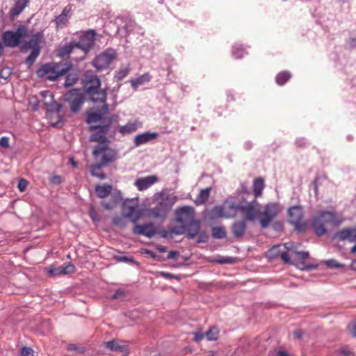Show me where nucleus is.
I'll return each mask as SVG.
<instances>
[{
	"label": "nucleus",
	"instance_id": "obj_10",
	"mask_svg": "<svg viewBox=\"0 0 356 356\" xmlns=\"http://www.w3.org/2000/svg\"><path fill=\"white\" fill-rule=\"evenodd\" d=\"M83 95L81 90L72 89L65 95V100L69 103L73 113L77 112L83 103Z\"/></svg>",
	"mask_w": 356,
	"mask_h": 356
},
{
	"label": "nucleus",
	"instance_id": "obj_16",
	"mask_svg": "<svg viewBox=\"0 0 356 356\" xmlns=\"http://www.w3.org/2000/svg\"><path fill=\"white\" fill-rule=\"evenodd\" d=\"M87 95L90 97V99L93 102L103 103V112L106 113L108 111V105L106 104V92L104 90L99 88L97 90H94L87 92Z\"/></svg>",
	"mask_w": 356,
	"mask_h": 356
},
{
	"label": "nucleus",
	"instance_id": "obj_23",
	"mask_svg": "<svg viewBox=\"0 0 356 356\" xmlns=\"http://www.w3.org/2000/svg\"><path fill=\"white\" fill-rule=\"evenodd\" d=\"M338 237L341 241L348 240L350 242L356 241V226L353 228H346L341 229L337 234Z\"/></svg>",
	"mask_w": 356,
	"mask_h": 356
},
{
	"label": "nucleus",
	"instance_id": "obj_64",
	"mask_svg": "<svg viewBox=\"0 0 356 356\" xmlns=\"http://www.w3.org/2000/svg\"><path fill=\"white\" fill-rule=\"evenodd\" d=\"M334 356H350V353L347 351L341 350L336 353Z\"/></svg>",
	"mask_w": 356,
	"mask_h": 356
},
{
	"label": "nucleus",
	"instance_id": "obj_47",
	"mask_svg": "<svg viewBox=\"0 0 356 356\" xmlns=\"http://www.w3.org/2000/svg\"><path fill=\"white\" fill-rule=\"evenodd\" d=\"M126 296V291L122 289H119L112 295L111 298L115 300H124Z\"/></svg>",
	"mask_w": 356,
	"mask_h": 356
},
{
	"label": "nucleus",
	"instance_id": "obj_15",
	"mask_svg": "<svg viewBox=\"0 0 356 356\" xmlns=\"http://www.w3.org/2000/svg\"><path fill=\"white\" fill-rule=\"evenodd\" d=\"M133 233L151 238L156 234V229L152 222L143 225H138L136 223V225L133 229Z\"/></svg>",
	"mask_w": 356,
	"mask_h": 356
},
{
	"label": "nucleus",
	"instance_id": "obj_56",
	"mask_svg": "<svg viewBox=\"0 0 356 356\" xmlns=\"http://www.w3.org/2000/svg\"><path fill=\"white\" fill-rule=\"evenodd\" d=\"M22 356H33V351L31 348L23 347L21 350Z\"/></svg>",
	"mask_w": 356,
	"mask_h": 356
},
{
	"label": "nucleus",
	"instance_id": "obj_63",
	"mask_svg": "<svg viewBox=\"0 0 356 356\" xmlns=\"http://www.w3.org/2000/svg\"><path fill=\"white\" fill-rule=\"evenodd\" d=\"M298 147H305L307 144V140L305 138H299L296 140Z\"/></svg>",
	"mask_w": 356,
	"mask_h": 356
},
{
	"label": "nucleus",
	"instance_id": "obj_45",
	"mask_svg": "<svg viewBox=\"0 0 356 356\" xmlns=\"http://www.w3.org/2000/svg\"><path fill=\"white\" fill-rule=\"evenodd\" d=\"M208 340L215 341L218 337V330L216 327L210 328L205 334Z\"/></svg>",
	"mask_w": 356,
	"mask_h": 356
},
{
	"label": "nucleus",
	"instance_id": "obj_2",
	"mask_svg": "<svg viewBox=\"0 0 356 356\" xmlns=\"http://www.w3.org/2000/svg\"><path fill=\"white\" fill-rule=\"evenodd\" d=\"M177 199V196L173 194L159 193L156 198L157 205L150 209V216L154 218L164 220L173 205L176 203Z\"/></svg>",
	"mask_w": 356,
	"mask_h": 356
},
{
	"label": "nucleus",
	"instance_id": "obj_60",
	"mask_svg": "<svg viewBox=\"0 0 356 356\" xmlns=\"http://www.w3.org/2000/svg\"><path fill=\"white\" fill-rule=\"evenodd\" d=\"M116 260L118 261H126V262L130 263L131 264H134V261L131 258H129L125 256L118 257H116Z\"/></svg>",
	"mask_w": 356,
	"mask_h": 356
},
{
	"label": "nucleus",
	"instance_id": "obj_50",
	"mask_svg": "<svg viewBox=\"0 0 356 356\" xmlns=\"http://www.w3.org/2000/svg\"><path fill=\"white\" fill-rule=\"evenodd\" d=\"M186 229V225L185 224H181L177 226H174L171 232L177 235L183 234Z\"/></svg>",
	"mask_w": 356,
	"mask_h": 356
},
{
	"label": "nucleus",
	"instance_id": "obj_34",
	"mask_svg": "<svg viewBox=\"0 0 356 356\" xmlns=\"http://www.w3.org/2000/svg\"><path fill=\"white\" fill-rule=\"evenodd\" d=\"M46 272L49 276L55 277L57 275H65L74 273L75 268H47Z\"/></svg>",
	"mask_w": 356,
	"mask_h": 356
},
{
	"label": "nucleus",
	"instance_id": "obj_33",
	"mask_svg": "<svg viewBox=\"0 0 356 356\" xmlns=\"http://www.w3.org/2000/svg\"><path fill=\"white\" fill-rule=\"evenodd\" d=\"M211 188L207 187L204 189H201L198 195L195 200L196 204H205L209 197Z\"/></svg>",
	"mask_w": 356,
	"mask_h": 356
},
{
	"label": "nucleus",
	"instance_id": "obj_17",
	"mask_svg": "<svg viewBox=\"0 0 356 356\" xmlns=\"http://www.w3.org/2000/svg\"><path fill=\"white\" fill-rule=\"evenodd\" d=\"M157 181L158 177L156 175H150L145 177L138 178L135 181L134 184L139 191H144Z\"/></svg>",
	"mask_w": 356,
	"mask_h": 356
},
{
	"label": "nucleus",
	"instance_id": "obj_30",
	"mask_svg": "<svg viewBox=\"0 0 356 356\" xmlns=\"http://www.w3.org/2000/svg\"><path fill=\"white\" fill-rule=\"evenodd\" d=\"M284 248L289 251V258L295 256L300 260H305L309 257V252L305 251H296L293 250V243H285Z\"/></svg>",
	"mask_w": 356,
	"mask_h": 356
},
{
	"label": "nucleus",
	"instance_id": "obj_18",
	"mask_svg": "<svg viewBox=\"0 0 356 356\" xmlns=\"http://www.w3.org/2000/svg\"><path fill=\"white\" fill-rule=\"evenodd\" d=\"M107 129V126H92L91 129H97V131L90 136V141L109 143V140L106 138L105 136Z\"/></svg>",
	"mask_w": 356,
	"mask_h": 356
},
{
	"label": "nucleus",
	"instance_id": "obj_46",
	"mask_svg": "<svg viewBox=\"0 0 356 356\" xmlns=\"http://www.w3.org/2000/svg\"><path fill=\"white\" fill-rule=\"evenodd\" d=\"M124 216H116L113 218V223L115 225H118L120 227H124L127 225V222Z\"/></svg>",
	"mask_w": 356,
	"mask_h": 356
},
{
	"label": "nucleus",
	"instance_id": "obj_22",
	"mask_svg": "<svg viewBox=\"0 0 356 356\" xmlns=\"http://www.w3.org/2000/svg\"><path fill=\"white\" fill-rule=\"evenodd\" d=\"M30 0H15V5L9 12L10 17L13 19L17 17L27 6Z\"/></svg>",
	"mask_w": 356,
	"mask_h": 356
},
{
	"label": "nucleus",
	"instance_id": "obj_3",
	"mask_svg": "<svg viewBox=\"0 0 356 356\" xmlns=\"http://www.w3.org/2000/svg\"><path fill=\"white\" fill-rule=\"evenodd\" d=\"M72 65L62 63H50L42 65L37 71L38 76L46 78L49 81H55L60 76L67 74Z\"/></svg>",
	"mask_w": 356,
	"mask_h": 356
},
{
	"label": "nucleus",
	"instance_id": "obj_5",
	"mask_svg": "<svg viewBox=\"0 0 356 356\" xmlns=\"http://www.w3.org/2000/svg\"><path fill=\"white\" fill-rule=\"evenodd\" d=\"M27 33V29L24 25H19L15 31H6L2 35V40L6 47H15L22 42Z\"/></svg>",
	"mask_w": 356,
	"mask_h": 356
},
{
	"label": "nucleus",
	"instance_id": "obj_49",
	"mask_svg": "<svg viewBox=\"0 0 356 356\" xmlns=\"http://www.w3.org/2000/svg\"><path fill=\"white\" fill-rule=\"evenodd\" d=\"M232 56L236 58H241L243 57V55L244 54L243 49L238 45H235L233 47L232 49Z\"/></svg>",
	"mask_w": 356,
	"mask_h": 356
},
{
	"label": "nucleus",
	"instance_id": "obj_13",
	"mask_svg": "<svg viewBox=\"0 0 356 356\" xmlns=\"http://www.w3.org/2000/svg\"><path fill=\"white\" fill-rule=\"evenodd\" d=\"M268 257L273 258L280 256L281 259L286 264H293L289 258V251L284 248V245H275L267 252Z\"/></svg>",
	"mask_w": 356,
	"mask_h": 356
},
{
	"label": "nucleus",
	"instance_id": "obj_52",
	"mask_svg": "<svg viewBox=\"0 0 356 356\" xmlns=\"http://www.w3.org/2000/svg\"><path fill=\"white\" fill-rule=\"evenodd\" d=\"M198 234H199V235L197 237V243H206L208 241L209 236L206 232L203 231V232H199Z\"/></svg>",
	"mask_w": 356,
	"mask_h": 356
},
{
	"label": "nucleus",
	"instance_id": "obj_4",
	"mask_svg": "<svg viewBox=\"0 0 356 356\" xmlns=\"http://www.w3.org/2000/svg\"><path fill=\"white\" fill-rule=\"evenodd\" d=\"M92 154L97 163L104 166L114 162L118 158V151L110 147L109 143L106 142L100 143L96 145Z\"/></svg>",
	"mask_w": 356,
	"mask_h": 356
},
{
	"label": "nucleus",
	"instance_id": "obj_1",
	"mask_svg": "<svg viewBox=\"0 0 356 356\" xmlns=\"http://www.w3.org/2000/svg\"><path fill=\"white\" fill-rule=\"evenodd\" d=\"M341 222L342 220L338 216L337 212L323 211L312 218L311 227L317 236H321L327 233L325 224L338 226Z\"/></svg>",
	"mask_w": 356,
	"mask_h": 356
},
{
	"label": "nucleus",
	"instance_id": "obj_14",
	"mask_svg": "<svg viewBox=\"0 0 356 356\" xmlns=\"http://www.w3.org/2000/svg\"><path fill=\"white\" fill-rule=\"evenodd\" d=\"M101 81L99 76L92 71H86L84 74V88L86 93L100 88Z\"/></svg>",
	"mask_w": 356,
	"mask_h": 356
},
{
	"label": "nucleus",
	"instance_id": "obj_24",
	"mask_svg": "<svg viewBox=\"0 0 356 356\" xmlns=\"http://www.w3.org/2000/svg\"><path fill=\"white\" fill-rule=\"evenodd\" d=\"M70 9L67 7L63 8L61 14L55 19V24L57 29L63 28L67 26L70 19Z\"/></svg>",
	"mask_w": 356,
	"mask_h": 356
},
{
	"label": "nucleus",
	"instance_id": "obj_48",
	"mask_svg": "<svg viewBox=\"0 0 356 356\" xmlns=\"http://www.w3.org/2000/svg\"><path fill=\"white\" fill-rule=\"evenodd\" d=\"M294 226L295 229L299 232H305L307 229V224L305 222H302V220H298V222H293L291 224Z\"/></svg>",
	"mask_w": 356,
	"mask_h": 356
},
{
	"label": "nucleus",
	"instance_id": "obj_21",
	"mask_svg": "<svg viewBox=\"0 0 356 356\" xmlns=\"http://www.w3.org/2000/svg\"><path fill=\"white\" fill-rule=\"evenodd\" d=\"M157 136L158 134L156 132H144L135 136L134 144L136 147H138L155 139Z\"/></svg>",
	"mask_w": 356,
	"mask_h": 356
},
{
	"label": "nucleus",
	"instance_id": "obj_8",
	"mask_svg": "<svg viewBox=\"0 0 356 356\" xmlns=\"http://www.w3.org/2000/svg\"><path fill=\"white\" fill-rule=\"evenodd\" d=\"M279 205L277 203H268L265 205L264 211L259 212V223L262 228H266L279 213Z\"/></svg>",
	"mask_w": 356,
	"mask_h": 356
},
{
	"label": "nucleus",
	"instance_id": "obj_61",
	"mask_svg": "<svg viewBox=\"0 0 356 356\" xmlns=\"http://www.w3.org/2000/svg\"><path fill=\"white\" fill-rule=\"evenodd\" d=\"M348 330L353 337H356V322L348 325Z\"/></svg>",
	"mask_w": 356,
	"mask_h": 356
},
{
	"label": "nucleus",
	"instance_id": "obj_27",
	"mask_svg": "<svg viewBox=\"0 0 356 356\" xmlns=\"http://www.w3.org/2000/svg\"><path fill=\"white\" fill-rule=\"evenodd\" d=\"M113 187L108 184H97L95 188V191L99 198H105L113 194Z\"/></svg>",
	"mask_w": 356,
	"mask_h": 356
},
{
	"label": "nucleus",
	"instance_id": "obj_28",
	"mask_svg": "<svg viewBox=\"0 0 356 356\" xmlns=\"http://www.w3.org/2000/svg\"><path fill=\"white\" fill-rule=\"evenodd\" d=\"M187 237L193 239L200 232V223L199 220H194L186 225Z\"/></svg>",
	"mask_w": 356,
	"mask_h": 356
},
{
	"label": "nucleus",
	"instance_id": "obj_42",
	"mask_svg": "<svg viewBox=\"0 0 356 356\" xmlns=\"http://www.w3.org/2000/svg\"><path fill=\"white\" fill-rule=\"evenodd\" d=\"M105 114L103 111L102 113H91L88 115L86 122L88 124L96 123L101 121L102 115Z\"/></svg>",
	"mask_w": 356,
	"mask_h": 356
},
{
	"label": "nucleus",
	"instance_id": "obj_12",
	"mask_svg": "<svg viewBox=\"0 0 356 356\" xmlns=\"http://www.w3.org/2000/svg\"><path fill=\"white\" fill-rule=\"evenodd\" d=\"M176 220L181 224L187 223L194 220L195 210L190 206H184L176 209Z\"/></svg>",
	"mask_w": 356,
	"mask_h": 356
},
{
	"label": "nucleus",
	"instance_id": "obj_58",
	"mask_svg": "<svg viewBox=\"0 0 356 356\" xmlns=\"http://www.w3.org/2000/svg\"><path fill=\"white\" fill-rule=\"evenodd\" d=\"M49 180L51 184L55 185H59L61 183V177L58 175L51 176Z\"/></svg>",
	"mask_w": 356,
	"mask_h": 356
},
{
	"label": "nucleus",
	"instance_id": "obj_32",
	"mask_svg": "<svg viewBox=\"0 0 356 356\" xmlns=\"http://www.w3.org/2000/svg\"><path fill=\"white\" fill-rule=\"evenodd\" d=\"M44 35L41 32H38L33 35H32L30 40L26 44L25 46H28L32 49H38L40 50V44L43 39Z\"/></svg>",
	"mask_w": 356,
	"mask_h": 356
},
{
	"label": "nucleus",
	"instance_id": "obj_51",
	"mask_svg": "<svg viewBox=\"0 0 356 356\" xmlns=\"http://www.w3.org/2000/svg\"><path fill=\"white\" fill-rule=\"evenodd\" d=\"M89 215L93 222H99L100 220L94 207L91 206L89 209Z\"/></svg>",
	"mask_w": 356,
	"mask_h": 356
},
{
	"label": "nucleus",
	"instance_id": "obj_43",
	"mask_svg": "<svg viewBox=\"0 0 356 356\" xmlns=\"http://www.w3.org/2000/svg\"><path fill=\"white\" fill-rule=\"evenodd\" d=\"M129 72L130 67L129 66L121 67L115 72V78L118 81L122 80L128 75Z\"/></svg>",
	"mask_w": 356,
	"mask_h": 356
},
{
	"label": "nucleus",
	"instance_id": "obj_53",
	"mask_svg": "<svg viewBox=\"0 0 356 356\" xmlns=\"http://www.w3.org/2000/svg\"><path fill=\"white\" fill-rule=\"evenodd\" d=\"M213 211L218 217H228L225 215L224 208L222 206L215 207Z\"/></svg>",
	"mask_w": 356,
	"mask_h": 356
},
{
	"label": "nucleus",
	"instance_id": "obj_37",
	"mask_svg": "<svg viewBox=\"0 0 356 356\" xmlns=\"http://www.w3.org/2000/svg\"><path fill=\"white\" fill-rule=\"evenodd\" d=\"M264 187V179L261 178H257L254 179L253 184V191L255 197L260 196L262 193V190Z\"/></svg>",
	"mask_w": 356,
	"mask_h": 356
},
{
	"label": "nucleus",
	"instance_id": "obj_11",
	"mask_svg": "<svg viewBox=\"0 0 356 356\" xmlns=\"http://www.w3.org/2000/svg\"><path fill=\"white\" fill-rule=\"evenodd\" d=\"M96 35L95 30L90 29L86 31L81 36L79 41L76 42L79 49H82L85 53L88 51L95 44Z\"/></svg>",
	"mask_w": 356,
	"mask_h": 356
},
{
	"label": "nucleus",
	"instance_id": "obj_20",
	"mask_svg": "<svg viewBox=\"0 0 356 356\" xmlns=\"http://www.w3.org/2000/svg\"><path fill=\"white\" fill-rule=\"evenodd\" d=\"M289 222L292 224L298 222V220H302L303 218V209L301 206L296 205L291 207L288 209Z\"/></svg>",
	"mask_w": 356,
	"mask_h": 356
},
{
	"label": "nucleus",
	"instance_id": "obj_59",
	"mask_svg": "<svg viewBox=\"0 0 356 356\" xmlns=\"http://www.w3.org/2000/svg\"><path fill=\"white\" fill-rule=\"evenodd\" d=\"M0 146L2 147H9V138L7 136H3L0 138Z\"/></svg>",
	"mask_w": 356,
	"mask_h": 356
},
{
	"label": "nucleus",
	"instance_id": "obj_35",
	"mask_svg": "<svg viewBox=\"0 0 356 356\" xmlns=\"http://www.w3.org/2000/svg\"><path fill=\"white\" fill-rule=\"evenodd\" d=\"M103 167H104V165H102L99 163L90 165V171L92 176L97 177L102 180L105 179L106 176L105 173L102 170V168Z\"/></svg>",
	"mask_w": 356,
	"mask_h": 356
},
{
	"label": "nucleus",
	"instance_id": "obj_38",
	"mask_svg": "<svg viewBox=\"0 0 356 356\" xmlns=\"http://www.w3.org/2000/svg\"><path fill=\"white\" fill-rule=\"evenodd\" d=\"M291 77V74L288 71L280 72L276 76V83L280 86L284 85Z\"/></svg>",
	"mask_w": 356,
	"mask_h": 356
},
{
	"label": "nucleus",
	"instance_id": "obj_40",
	"mask_svg": "<svg viewBox=\"0 0 356 356\" xmlns=\"http://www.w3.org/2000/svg\"><path fill=\"white\" fill-rule=\"evenodd\" d=\"M211 233L213 238L222 239L226 236V232L223 227H213Z\"/></svg>",
	"mask_w": 356,
	"mask_h": 356
},
{
	"label": "nucleus",
	"instance_id": "obj_25",
	"mask_svg": "<svg viewBox=\"0 0 356 356\" xmlns=\"http://www.w3.org/2000/svg\"><path fill=\"white\" fill-rule=\"evenodd\" d=\"M106 348L116 352L127 353L128 351V346L122 341L118 340H112L107 341L105 344Z\"/></svg>",
	"mask_w": 356,
	"mask_h": 356
},
{
	"label": "nucleus",
	"instance_id": "obj_19",
	"mask_svg": "<svg viewBox=\"0 0 356 356\" xmlns=\"http://www.w3.org/2000/svg\"><path fill=\"white\" fill-rule=\"evenodd\" d=\"M76 49H79L76 41L72 40L69 43L65 44L58 48L57 56L62 58H67Z\"/></svg>",
	"mask_w": 356,
	"mask_h": 356
},
{
	"label": "nucleus",
	"instance_id": "obj_57",
	"mask_svg": "<svg viewBox=\"0 0 356 356\" xmlns=\"http://www.w3.org/2000/svg\"><path fill=\"white\" fill-rule=\"evenodd\" d=\"M67 350L70 351L75 350L78 351L79 353H83L84 351L83 348H79L76 344L74 343L69 344L67 346Z\"/></svg>",
	"mask_w": 356,
	"mask_h": 356
},
{
	"label": "nucleus",
	"instance_id": "obj_62",
	"mask_svg": "<svg viewBox=\"0 0 356 356\" xmlns=\"http://www.w3.org/2000/svg\"><path fill=\"white\" fill-rule=\"evenodd\" d=\"M161 275L165 278H175L178 280L181 279V275H175L174 274L168 273H161Z\"/></svg>",
	"mask_w": 356,
	"mask_h": 356
},
{
	"label": "nucleus",
	"instance_id": "obj_44",
	"mask_svg": "<svg viewBox=\"0 0 356 356\" xmlns=\"http://www.w3.org/2000/svg\"><path fill=\"white\" fill-rule=\"evenodd\" d=\"M12 72L9 67H4L0 71V84L6 83L8 79L11 76Z\"/></svg>",
	"mask_w": 356,
	"mask_h": 356
},
{
	"label": "nucleus",
	"instance_id": "obj_36",
	"mask_svg": "<svg viewBox=\"0 0 356 356\" xmlns=\"http://www.w3.org/2000/svg\"><path fill=\"white\" fill-rule=\"evenodd\" d=\"M152 79V76L149 73H145L140 76L137 79L131 81V86L134 90H136L138 87L145 83L149 82Z\"/></svg>",
	"mask_w": 356,
	"mask_h": 356
},
{
	"label": "nucleus",
	"instance_id": "obj_39",
	"mask_svg": "<svg viewBox=\"0 0 356 356\" xmlns=\"http://www.w3.org/2000/svg\"><path fill=\"white\" fill-rule=\"evenodd\" d=\"M318 265H325L326 267H344L343 264L337 263L335 260L329 259L321 261L318 264H309L305 267H318Z\"/></svg>",
	"mask_w": 356,
	"mask_h": 356
},
{
	"label": "nucleus",
	"instance_id": "obj_54",
	"mask_svg": "<svg viewBox=\"0 0 356 356\" xmlns=\"http://www.w3.org/2000/svg\"><path fill=\"white\" fill-rule=\"evenodd\" d=\"M28 186V181L24 179H21L18 182V189L19 191L23 192L26 190Z\"/></svg>",
	"mask_w": 356,
	"mask_h": 356
},
{
	"label": "nucleus",
	"instance_id": "obj_55",
	"mask_svg": "<svg viewBox=\"0 0 356 356\" xmlns=\"http://www.w3.org/2000/svg\"><path fill=\"white\" fill-rule=\"evenodd\" d=\"M76 81V78H74V76H71L70 75H67L66 76V79H65V83H63V86L65 87L70 86L73 85Z\"/></svg>",
	"mask_w": 356,
	"mask_h": 356
},
{
	"label": "nucleus",
	"instance_id": "obj_7",
	"mask_svg": "<svg viewBox=\"0 0 356 356\" xmlns=\"http://www.w3.org/2000/svg\"><path fill=\"white\" fill-rule=\"evenodd\" d=\"M122 213L124 217L129 218L132 223L136 224L142 216V211L139 207L138 199L126 200L122 204Z\"/></svg>",
	"mask_w": 356,
	"mask_h": 356
},
{
	"label": "nucleus",
	"instance_id": "obj_31",
	"mask_svg": "<svg viewBox=\"0 0 356 356\" xmlns=\"http://www.w3.org/2000/svg\"><path fill=\"white\" fill-rule=\"evenodd\" d=\"M247 229L245 220L235 222L232 225V232L236 237H241L243 236Z\"/></svg>",
	"mask_w": 356,
	"mask_h": 356
},
{
	"label": "nucleus",
	"instance_id": "obj_29",
	"mask_svg": "<svg viewBox=\"0 0 356 356\" xmlns=\"http://www.w3.org/2000/svg\"><path fill=\"white\" fill-rule=\"evenodd\" d=\"M140 126L138 122H129L124 126H119L118 131L123 136L135 132Z\"/></svg>",
	"mask_w": 356,
	"mask_h": 356
},
{
	"label": "nucleus",
	"instance_id": "obj_41",
	"mask_svg": "<svg viewBox=\"0 0 356 356\" xmlns=\"http://www.w3.org/2000/svg\"><path fill=\"white\" fill-rule=\"evenodd\" d=\"M40 52V50L38 49H32L31 53L29 54V56L26 58V59L25 60L26 64L29 67H31L33 65V64L35 61L36 58L38 57Z\"/></svg>",
	"mask_w": 356,
	"mask_h": 356
},
{
	"label": "nucleus",
	"instance_id": "obj_9",
	"mask_svg": "<svg viewBox=\"0 0 356 356\" xmlns=\"http://www.w3.org/2000/svg\"><path fill=\"white\" fill-rule=\"evenodd\" d=\"M230 208L235 211H240L244 216L245 220L254 222L259 217V210L257 205L252 204H245L241 205L238 204H232Z\"/></svg>",
	"mask_w": 356,
	"mask_h": 356
},
{
	"label": "nucleus",
	"instance_id": "obj_26",
	"mask_svg": "<svg viewBox=\"0 0 356 356\" xmlns=\"http://www.w3.org/2000/svg\"><path fill=\"white\" fill-rule=\"evenodd\" d=\"M122 195L120 191H115L112 194V199L107 202L106 200H103L101 202L102 207L107 210L113 209L116 204L121 200Z\"/></svg>",
	"mask_w": 356,
	"mask_h": 356
},
{
	"label": "nucleus",
	"instance_id": "obj_6",
	"mask_svg": "<svg viewBox=\"0 0 356 356\" xmlns=\"http://www.w3.org/2000/svg\"><path fill=\"white\" fill-rule=\"evenodd\" d=\"M117 53L113 49L108 48L98 54L92 61V65L97 71L100 72L108 69L116 58Z\"/></svg>",
	"mask_w": 356,
	"mask_h": 356
}]
</instances>
